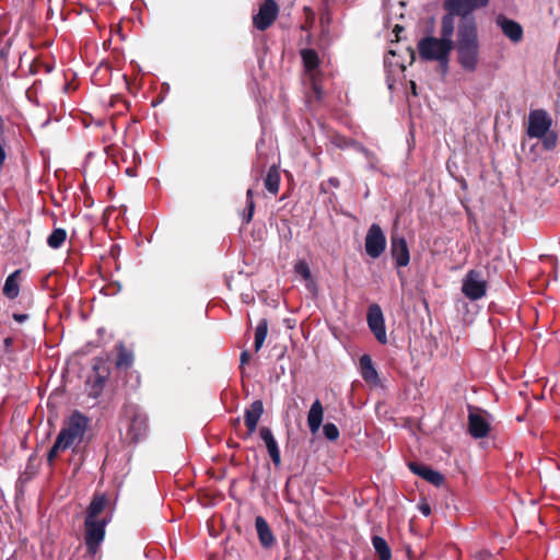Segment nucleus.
I'll list each match as a JSON object with an SVG mask.
<instances>
[{
    "instance_id": "4468645a",
    "label": "nucleus",
    "mask_w": 560,
    "mask_h": 560,
    "mask_svg": "<svg viewBox=\"0 0 560 560\" xmlns=\"http://www.w3.org/2000/svg\"><path fill=\"white\" fill-rule=\"evenodd\" d=\"M148 428L147 416L140 411H136L131 418L127 434L131 441L138 442L147 435Z\"/></svg>"
},
{
    "instance_id": "f03ea898",
    "label": "nucleus",
    "mask_w": 560,
    "mask_h": 560,
    "mask_svg": "<svg viewBox=\"0 0 560 560\" xmlns=\"http://www.w3.org/2000/svg\"><path fill=\"white\" fill-rule=\"evenodd\" d=\"M89 418L80 411H73L63 424L58 439L68 447L79 445L84 438Z\"/></svg>"
},
{
    "instance_id": "c85d7f7f",
    "label": "nucleus",
    "mask_w": 560,
    "mask_h": 560,
    "mask_svg": "<svg viewBox=\"0 0 560 560\" xmlns=\"http://www.w3.org/2000/svg\"><path fill=\"white\" fill-rule=\"evenodd\" d=\"M267 334H268V322L267 319H261L256 329H255V351L258 352L265 340H266V337H267Z\"/></svg>"
},
{
    "instance_id": "5701e85b",
    "label": "nucleus",
    "mask_w": 560,
    "mask_h": 560,
    "mask_svg": "<svg viewBox=\"0 0 560 560\" xmlns=\"http://www.w3.org/2000/svg\"><path fill=\"white\" fill-rule=\"evenodd\" d=\"M361 375L366 382H375L377 380V371L375 370L372 359L369 354L360 358Z\"/></svg>"
},
{
    "instance_id": "79ce46f5",
    "label": "nucleus",
    "mask_w": 560,
    "mask_h": 560,
    "mask_svg": "<svg viewBox=\"0 0 560 560\" xmlns=\"http://www.w3.org/2000/svg\"><path fill=\"white\" fill-rule=\"evenodd\" d=\"M3 343H4L5 349L9 350L13 345V338L7 337L3 341Z\"/></svg>"
},
{
    "instance_id": "4c0bfd02",
    "label": "nucleus",
    "mask_w": 560,
    "mask_h": 560,
    "mask_svg": "<svg viewBox=\"0 0 560 560\" xmlns=\"http://www.w3.org/2000/svg\"><path fill=\"white\" fill-rule=\"evenodd\" d=\"M419 510L424 516H429L431 514V508L428 503L420 504Z\"/></svg>"
},
{
    "instance_id": "6ab92c4d",
    "label": "nucleus",
    "mask_w": 560,
    "mask_h": 560,
    "mask_svg": "<svg viewBox=\"0 0 560 560\" xmlns=\"http://www.w3.org/2000/svg\"><path fill=\"white\" fill-rule=\"evenodd\" d=\"M323 418L324 407L319 399H315L307 413V425L313 434L317 433L319 430L323 423Z\"/></svg>"
},
{
    "instance_id": "0eeeda50",
    "label": "nucleus",
    "mask_w": 560,
    "mask_h": 560,
    "mask_svg": "<svg viewBox=\"0 0 560 560\" xmlns=\"http://www.w3.org/2000/svg\"><path fill=\"white\" fill-rule=\"evenodd\" d=\"M365 252L371 258H378L386 248V236L376 223H373L365 236Z\"/></svg>"
},
{
    "instance_id": "c9c22d12",
    "label": "nucleus",
    "mask_w": 560,
    "mask_h": 560,
    "mask_svg": "<svg viewBox=\"0 0 560 560\" xmlns=\"http://www.w3.org/2000/svg\"><path fill=\"white\" fill-rule=\"evenodd\" d=\"M362 154L364 155L369 164V167L371 170H376L380 162L377 155L374 152L370 151L369 149H362Z\"/></svg>"
},
{
    "instance_id": "a878e982",
    "label": "nucleus",
    "mask_w": 560,
    "mask_h": 560,
    "mask_svg": "<svg viewBox=\"0 0 560 560\" xmlns=\"http://www.w3.org/2000/svg\"><path fill=\"white\" fill-rule=\"evenodd\" d=\"M105 376L96 374L93 378L90 376L86 381V392L92 398H97L104 388Z\"/></svg>"
},
{
    "instance_id": "39448f33",
    "label": "nucleus",
    "mask_w": 560,
    "mask_h": 560,
    "mask_svg": "<svg viewBox=\"0 0 560 560\" xmlns=\"http://www.w3.org/2000/svg\"><path fill=\"white\" fill-rule=\"evenodd\" d=\"M487 282L481 272L471 269L463 279L462 292L470 301H477L486 295Z\"/></svg>"
},
{
    "instance_id": "9d476101",
    "label": "nucleus",
    "mask_w": 560,
    "mask_h": 560,
    "mask_svg": "<svg viewBox=\"0 0 560 560\" xmlns=\"http://www.w3.org/2000/svg\"><path fill=\"white\" fill-rule=\"evenodd\" d=\"M468 432L474 439L486 438L490 432L488 415L482 410L469 406Z\"/></svg>"
},
{
    "instance_id": "20e7f679",
    "label": "nucleus",
    "mask_w": 560,
    "mask_h": 560,
    "mask_svg": "<svg viewBox=\"0 0 560 560\" xmlns=\"http://www.w3.org/2000/svg\"><path fill=\"white\" fill-rule=\"evenodd\" d=\"M490 0H444L443 7L447 13L454 18L459 16L458 27H462L465 22H471L477 26L475 18L471 15L472 11L478 8H483Z\"/></svg>"
},
{
    "instance_id": "cd10ccee",
    "label": "nucleus",
    "mask_w": 560,
    "mask_h": 560,
    "mask_svg": "<svg viewBox=\"0 0 560 560\" xmlns=\"http://www.w3.org/2000/svg\"><path fill=\"white\" fill-rule=\"evenodd\" d=\"M67 238V232L65 229L57 228L47 237V245L52 249H58L62 246Z\"/></svg>"
},
{
    "instance_id": "e433bc0d",
    "label": "nucleus",
    "mask_w": 560,
    "mask_h": 560,
    "mask_svg": "<svg viewBox=\"0 0 560 560\" xmlns=\"http://www.w3.org/2000/svg\"><path fill=\"white\" fill-rule=\"evenodd\" d=\"M13 319L20 324L26 322L28 319V315L27 314H19V313H14L13 314Z\"/></svg>"
},
{
    "instance_id": "393cba45",
    "label": "nucleus",
    "mask_w": 560,
    "mask_h": 560,
    "mask_svg": "<svg viewBox=\"0 0 560 560\" xmlns=\"http://www.w3.org/2000/svg\"><path fill=\"white\" fill-rule=\"evenodd\" d=\"M106 506V499L103 495L94 497L86 510L85 521H98L96 517Z\"/></svg>"
},
{
    "instance_id": "423d86ee",
    "label": "nucleus",
    "mask_w": 560,
    "mask_h": 560,
    "mask_svg": "<svg viewBox=\"0 0 560 560\" xmlns=\"http://www.w3.org/2000/svg\"><path fill=\"white\" fill-rule=\"evenodd\" d=\"M552 119L545 109H534L528 114L527 135L529 138H541L551 128Z\"/></svg>"
},
{
    "instance_id": "72a5a7b5",
    "label": "nucleus",
    "mask_w": 560,
    "mask_h": 560,
    "mask_svg": "<svg viewBox=\"0 0 560 560\" xmlns=\"http://www.w3.org/2000/svg\"><path fill=\"white\" fill-rule=\"evenodd\" d=\"M294 270L298 275H300L304 280H310L312 275L310 267L305 260H300L295 264Z\"/></svg>"
},
{
    "instance_id": "aec40b11",
    "label": "nucleus",
    "mask_w": 560,
    "mask_h": 560,
    "mask_svg": "<svg viewBox=\"0 0 560 560\" xmlns=\"http://www.w3.org/2000/svg\"><path fill=\"white\" fill-rule=\"evenodd\" d=\"M301 58L306 73L315 81V74L319 66V57L316 50L305 48L301 50Z\"/></svg>"
},
{
    "instance_id": "412c9836",
    "label": "nucleus",
    "mask_w": 560,
    "mask_h": 560,
    "mask_svg": "<svg viewBox=\"0 0 560 560\" xmlns=\"http://www.w3.org/2000/svg\"><path fill=\"white\" fill-rule=\"evenodd\" d=\"M20 277L21 270L18 269L14 272L10 273L4 281L3 294L10 300H14L15 298L19 296Z\"/></svg>"
},
{
    "instance_id": "ddd939ff",
    "label": "nucleus",
    "mask_w": 560,
    "mask_h": 560,
    "mask_svg": "<svg viewBox=\"0 0 560 560\" xmlns=\"http://www.w3.org/2000/svg\"><path fill=\"white\" fill-rule=\"evenodd\" d=\"M497 25L501 28L504 36H506L512 43H520L523 39V27L522 25L503 14H499L495 18Z\"/></svg>"
},
{
    "instance_id": "b1692460",
    "label": "nucleus",
    "mask_w": 560,
    "mask_h": 560,
    "mask_svg": "<svg viewBox=\"0 0 560 560\" xmlns=\"http://www.w3.org/2000/svg\"><path fill=\"white\" fill-rule=\"evenodd\" d=\"M454 28H455V18L452 14L446 13L442 18V22H441V39L450 43V45H452V46H453L452 37L454 34Z\"/></svg>"
},
{
    "instance_id": "c756f323",
    "label": "nucleus",
    "mask_w": 560,
    "mask_h": 560,
    "mask_svg": "<svg viewBox=\"0 0 560 560\" xmlns=\"http://www.w3.org/2000/svg\"><path fill=\"white\" fill-rule=\"evenodd\" d=\"M132 364V354L120 347V351L118 353L116 365L118 368H129Z\"/></svg>"
},
{
    "instance_id": "6e6552de",
    "label": "nucleus",
    "mask_w": 560,
    "mask_h": 560,
    "mask_svg": "<svg viewBox=\"0 0 560 560\" xmlns=\"http://www.w3.org/2000/svg\"><path fill=\"white\" fill-rule=\"evenodd\" d=\"M366 322L375 339L382 345L387 343L385 319L382 308L378 304L374 303L369 306Z\"/></svg>"
},
{
    "instance_id": "a18cd8bd",
    "label": "nucleus",
    "mask_w": 560,
    "mask_h": 560,
    "mask_svg": "<svg viewBox=\"0 0 560 560\" xmlns=\"http://www.w3.org/2000/svg\"><path fill=\"white\" fill-rule=\"evenodd\" d=\"M388 54L392 55V56H395V52L393 50H389Z\"/></svg>"
},
{
    "instance_id": "a19ab883",
    "label": "nucleus",
    "mask_w": 560,
    "mask_h": 560,
    "mask_svg": "<svg viewBox=\"0 0 560 560\" xmlns=\"http://www.w3.org/2000/svg\"><path fill=\"white\" fill-rule=\"evenodd\" d=\"M328 183L335 188H338L340 186V182L337 177H330L328 179Z\"/></svg>"
},
{
    "instance_id": "7ed1b4c3",
    "label": "nucleus",
    "mask_w": 560,
    "mask_h": 560,
    "mask_svg": "<svg viewBox=\"0 0 560 560\" xmlns=\"http://www.w3.org/2000/svg\"><path fill=\"white\" fill-rule=\"evenodd\" d=\"M452 49L453 46L450 43L433 36H425L418 43V52L421 59L438 61L443 66L447 65Z\"/></svg>"
},
{
    "instance_id": "a211bd4d",
    "label": "nucleus",
    "mask_w": 560,
    "mask_h": 560,
    "mask_svg": "<svg viewBox=\"0 0 560 560\" xmlns=\"http://www.w3.org/2000/svg\"><path fill=\"white\" fill-rule=\"evenodd\" d=\"M259 434H260L261 440L266 444L268 454H269L272 463L276 466H279L281 463L280 450H279L278 443L272 434V431L267 427H262L259 430Z\"/></svg>"
},
{
    "instance_id": "dca6fc26",
    "label": "nucleus",
    "mask_w": 560,
    "mask_h": 560,
    "mask_svg": "<svg viewBox=\"0 0 560 560\" xmlns=\"http://www.w3.org/2000/svg\"><path fill=\"white\" fill-rule=\"evenodd\" d=\"M255 527L260 545L265 549L271 548L276 544V537L267 521L262 516H256Z\"/></svg>"
},
{
    "instance_id": "c03bdc74",
    "label": "nucleus",
    "mask_w": 560,
    "mask_h": 560,
    "mask_svg": "<svg viewBox=\"0 0 560 560\" xmlns=\"http://www.w3.org/2000/svg\"><path fill=\"white\" fill-rule=\"evenodd\" d=\"M394 31H395L396 33L401 32V31H402V27H401V26H399V25H395Z\"/></svg>"
},
{
    "instance_id": "2f4dec72",
    "label": "nucleus",
    "mask_w": 560,
    "mask_h": 560,
    "mask_svg": "<svg viewBox=\"0 0 560 560\" xmlns=\"http://www.w3.org/2000/svg\"><path fill=\"white\" fill-rule=\"evenodd\" d=\"M323 433L329 441H336L339 438V430L334 423H326L323 427Z\"/></svg>"
},
{
    "instance_id": "473e14b6",
    "label": "nucleus",
    "mask_w": 560,
    "mask_h": 560,
    "mask_svg": "<svg viewBox=\"0 0 560 560\" xmlns=\"http://www.w3.org/2000/svg\"><path fill=\"white\" fill-rule=\"evenodd\" d=\"M253 197H254V191L252 188H249L247 191H246V199H247V213L244 215V220L245 222H249L253 218V214H254V209H255V202L253 200Z\"/></svg>"
},
{
    "instance_id": "7c9ffc66",
    "label": "nucleus",
    "mask_w": 560,
    "mask_h": 560,
    "mask_svg": "<svg viewBox=\"0 0 560 560\" xmlns=\"http://www.w3.org/2000/svg\"><path fill=\"white\" fill-rule=\"evenodd\" d=\"M67 448L68 447L57 438L47 455V459H48L49 464L54 463V460L56 459V457L58 456V453L60 451H65Z\"/></svg>"
},
{
    "instance_id": "37998d69",
    "label": "nucleus",
    "mask_w": 560,
    "mask_h": 560,
    "mask_svg": "<svg viewBox=\"0 0 560 560\" xmlns=\"http://www.w3.org/2000/svg\"><path fill=\"white\" fill-rule=\"evenodd\" d=\"M410 89H411V92L415 96H417V85H416V82L413 81H410Z\"/></svg>"
},
{
    "instance_id": "2eb2a0df",
    "label": "nucleus",
    "mask_w": 560,
    "mask_h": 560,
    "mask_svg": "<svg viewBox=\"0 0 560 560\" xmlns=\"http://www.w3.org/2000/svg\"><path fill=\"white\" fill-rule=\"evenodd\" d=\"M264 413V405L261 400H255L249 408L245 410V425L248 430L246 436L252 435L256 429L260 417Z\"/></svg>"
},
{
    "instance_id": "9b49d317",
    "label": "nucleus",
    "mask_w": 560,
    "mask_h": 560,
    "mask_svg": "<svg viewBox=\"0 0 560 560\" xmlns=\"http://www.w3.org/2000/svg\"><path fill=\"white\" fill-rule=\"evenodd\" d=\"M278 5L273 0H265L259 11L253 18L255 27L259 31L267 30L278 16Z\"/></svg>"
},
{
    "instance_id": "f257e3e1",
    "label": "nucleus",
    "mask_w": 560,
    "mask_h": 560,
    "mask_svg": "<svg viewBox=\"0 0 560 560\" xmlns=\"http://www.w3.org/2000/svg\"><path fill=\"white\" fill-rule=\"evenodd\" d=\"M457 52L460 66L467 71H475L479 60V42L477 26L471 22L457 27Z\"/></svg>"
},
{
    "instance_id": "f3484780",
    "label": "nucleus",
    "mask_w": 560,
    "mask_h": 560,
    "mask_svg": "<svg viewBox=\"0 0 560 560\" xmlns=\"http://www.w3.org/2000/svg\"><path fill=\"white\" fill-rule=\"evenodd\" d=\"M408 467L410 468V470L413 474L422 477L424 480L429 481L430 483H432L434 486H441L443 483L444 478H443L442 474H440L436 470L431 469L427 465L410 462L408 464Z\"/></svg>"
},
{
    "instance_id": "1a4fd4ad",
    "label": "nucleus",
    "mask_w": 560,
    "mask_h": 560,
    "mask_svg": "<svg viewBox=\"0 0 560 560\" xmlns=\"http://www.w3.org/2000/svg\"><path fill=\"white\" fill-rule=\"evenodd\" d=\"M85 526V546L90 553H96L100 545L105 537L106 521H84Z\"/></svg>"
},
{
    "instance_id": "4be33fe9",
    "label": "nucleus",
    "mask_w": 560,
    "mask_h": 560,
    "mask_svg": "<svg viewBox=\"0 0 560 560\" xmlns=\"http://www.w3.org/2000/svg\"><path fill=\"white\" fill-rule=\"evenodd\" d=\"M265 188L272 195H277L280 187V172L279 167L272 165L269 167L267 175L264 179Z\"/></svg>"
},
{
    "instance_id": "ea45409f",
    "label": "nucleus",
    "mask_w": 560,
    "mask_h": 560,
    "mask_svg": "<svg viewBox=\"0 0 560 560\" xmlns=\"http://www.w3.org/2000/svg\"><path fill=\"white\" fill-rule=\"evenodd\" d=\"M248 361H249V353H248V351L245 350L241 353V366L246 364Z\"/></svg>"
},
{
    "instance_id": "f704fd0d",
    "label": "nucleus",
    "mask_w": 560,
    "mask_h": 560,
    "mask_svg": "<svg viewBox=\"0 0 560 560\" xmlns=\"http://www.w3.org/2000/svg\"><path fill=\"white\" fill-rule=\"evenodd\" d=\"M542 140V145L546 150L555 149L557 144V135L549 130L544 137L540 138Z\"/></svg>"
},
{
    "instance_id": "bb28decb",
    "label": "nucleus",
    "mask_w": 560,
    "mask_h": 560,
    "mask_svg": "<svg viewBox=\"0 0 560 560\" xmlns=\"http://www.w3.org/2000/svg\"><path fill=\"white\" fill-rule=\"evenodd\" d=\"M372 545L375 549V552L378 555L380 560H390L392 551L387 544V541L380 536L372 537Z\"/></svg>"
},
{
    "instance_id": "58836bf2",
    "label": "nucleus",
    "mask_w": 560,
    "mask_h": 560,
    "mask_svg": "<svg viewBox=\"0 0 560 560\" xmlns=\"http://www.w3.org/2000/svg\"><path fill=\"white\" fill-rule=\"evenodd\" d=\"M347 145L353 148L355 151H358L360 153H362V149H365L361 143L353 141V140L348 142Z\"/></svg>"
},
{
    "instance_id": "f8f14e48",
    "label": "nucleus",
    "mask_w": 560,
    "mask_h": 560,
    "mask_svg": "<svg viewBox=\"0 0 560 560\" xmlns=\"http://www.w3.org/2000/svg\"><path fill=\"white\" fill-rule=\"evenodd\" d=\"M390 254L396 267H406L410 261V253L406 240L402 236L392 235Z\"/></svg>"
}]
</instances>
